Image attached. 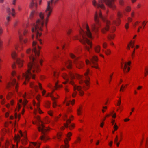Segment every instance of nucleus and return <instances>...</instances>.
<instances>
[{"label":"nucleus","mask_w":148,"mask_h":148,"mask_svg":"<svg viewBox=\"0 0 148 148\" xmlns=\"http://www.w3.org/2000/svg\"><path fill=\"white\" fill-rule=\"evenodd\" d=\"M80 108L79 109H78L77 110V114L78 115H80L81 114V110H80Z\"/></svg>","instance_id":"49530a36"},{"label":"nucleus","mask_w":148,"mask_h":148,"mask_svg":"<svg viewBox=\"0 0 148 148\" xmlns=\"http://www.w3.org/2000/svg\"><path fill=\"white\" fill-rule=\"evenodd\" d=\"M118 141V136L117 135H116V137L115 138V140H114L115 143L117 142Z\"/></svg>","instance_id":"a18cd8bd"},{"label":"nucleus","mask_w":148,"mask_h":148,"mask_svg":"<svg viewBox=\"0 0 148 148\" xmlns=\"http://www.w3.org/2000/svg\"><path fill=\"white\" fill-rule=\"evenodd\" d=\"M49 94V96L51 98L52 100L54 101L53 103V107H55L56 105V102L55 101V100L56 98L55 97H54L51 94Z\"/></svg>","instance_id":"a211bd4d"},{"label":"nucleus","mask_w":148,"mask_h":148,"mask_svg":"<svg viewBox=\"0 0 148 148\" xmlns=\"http://www.w3.org/2000/svg\"><path fill=\"white\" fill-rule=\"evenodd\" d=\"M127 66V63L126 62H125L124 63V67H123V64L122 63H121V67L123 69V71L124 72H127L130 70V68L129 67H127V69L126 70V68Z\"/></svg>","instance_id":"2eb2a0df"},{"label":"nucleus","mask_w":148,"mask_h":148,"mask_svg":"<svg viewBox=\"0 0 148 148\" xmlns=\"http://www.w3.org/2000/svg\"><path fill=\"white\" fill-rule=\"evenodd\" d=\"M74 102H75V100H73L72 101H69V102L70 103H71L72 105L74 104Z\"/></svg>","instance_id":"6e6d98bb"},{"label":"nucleus","mask_w":148,"mask_h":148,"mask_svg":"<svg viewBox=\"0 0 148 148\" xmlns=\"http://www.w3.org/2000/svg\"><path fill=\"white\" fill-rule=\"evenodd\" d=\"M16 0H13L12 1V4L13 5H15V3H16Z\"/></svg>","instance_id":"4d7b16f0"},{"label":"nucleus","mask_w":148,"mask_h":148,"mask_svg":"<svg viewBox=\"0 0 148 148\" xmlns=\"http://www.w3.org/2000/svg\"><path fill=\"white\" fill-rule=\"evenodd\" d=\"M107 44L106 43H104L103 44V48H106V47Z\"/></svg>","instance_id":"09e8293b"},{"label":"nucleus","mask_w":148,"mask_h":148,"mask_svg":"<svg viewBox=\"0 0 148 148\" xmlns=\"http://www.w3.org/2000/svg\"><path fill=\"white\" fill-rule=\"evenodd\" d=\"M129 24L128 23H127L125 25V28L126 29H127L129 27Z\"/></svg>","instance_id":"3c124183"},{"label":"nucleus","mask_w":148,"mask_h":148,"mask_svg":"<svg viewBox=\"0 0 148 148\" xmlns=\"http://www.w3.org/2000/svg\"><path fill=\"white\" fill-rule=\"evenodd\" d=\"M62 136V134L58 133L57 134V137L58 139H59Z\"/></svg>","instance_id":"c9c22d12"},{"label":"nucleus","mask_w":148,"mask_h":148,"mask_svg":"<svg viewBox=\"0 0 148 148\" xmlns=\"http://www.w3.org/2000/svg\"><path fill=\"white\" fill-rule=\"evenodd\" d=\"M130 45L131 46V47L132 48H133L134 47V42L133 43H132V41H131L130 42Z\"/></svg>","instance_id":"c03bdc74"},{"label":"nucleus","mask_w":148,"mask_h":148,"mask_svg":"<svg viewBox=\"0 0 148 148\" xmlns=\"http://www.w3.org/2000/svg\"><path fill=\"white\" fill-rule=\"evenodd\" d=\"M119 3L121 5H123V0H119Z\"/></svg>","instance_id":"a19ab883"},{"label":"nucleus","mask_w":148,"mask_h":148,"mask_svg":"<svg viewBox=\"0 0 148 148\" xmlns=\"http://www.w3.org/2000/svg\"><path fill=\"white\" fill-rule=\"evenodd\" d=\"M70 77L71 79H73L75 78V76L74 74L72 73H70L69 76L67 74H65L63 76V78L66 80V81L63 82L64 84H66L69 81V78Z\"/></svg>","instance_id":"ddd939ff"},{"label":"nucleus","mask_w":148,"mask_h":148,"mask_svg":"<svg viewBox=\"0 0 148 148\" xmlns=\"http://www.w3.org/2000/svg\"><path fill=\"white\" fill-rule=\"evenodd\" d=\"M131 10V8L129 7H127L126 8V11L128 12Z\"/></svg>","instance_id":"58836bf2"},{"label":"nucleus","mask_w":148,"mask_h":148,"mask_svg":"<svg viewBox=\"0 0 148 148\" xmlns=\"http://www.w3.org/2000/svg\"><path fill=\"white\" fill-rule=\"evenodd\" d=\"M101 19L105 21L106 26L101 29V32L104 33L106 31L108 30L109 25L111 24L110 22L107 20H105L102 15L101 10L98 12L96 11L94 16V20L95 23H93L91 25L92 30L95 33L97 32L98 28L101 26L100 20Z\"/></svg>","instance_id":"7ed1b4c3"},{"label":"nucleus","mask_w":148,"mask_h":148,"mask_svg":"<svg viewBox=\"0 0 148 148\" xmlns=\"http://www.w3.org/2000/svg\"><path fill=\"white\" fill-rule=\"evenodd\" d=\"M142 88V86H139L137 88V89L138 90H139L140 89H141Z\"/></svg>","instance_id":"bf43d9fd"},{"label":"nucleus","mask_w":148,"mask_h":148,"mask_svg":"<svg viewBox=\"0 0 148 148\" xmlns=\"http://www.w3.org/2000/svg\"><path fill=\"white\" fill-rule=\"evenodd\" d=\"M39 106V104H37V108H38V111H39V112L40 113H42V111L40 110V108L38 107Z\"/></svg>","instance_id":"4c0bfd02"},{"label":"nucleus","mask_w":148,"mask_h":148,"mask_svg":"<svg viewBox=\"0 0 148 148\" xmlns=\"http://www.w3.org/2000/svg\"><path fill=\"white\" fill-rule=\"evenodd\" d=\"M28 32V31L26 30H25L23 32V34L25 35Z\"/></svg>","instance_id":"13d9d810"},{"label":"nucleus","mask_w":148,"mask_h":148,"mask_svg":"<svg viewBox=\"0 0 148 148\" xmlns=\"http://www.w3.org/2000/svg\"><path fill=\"white\" fill-rule=\"evenodd\" d=\"M72 31V30L71 29H69L68 30L66 31L67 34L68 35H69L70 33Z\"/></svg>","instance_id":"473e14b6"},{"label":"nucleus","mask_w":148,"mask_h":148,"mask_svg":"<svg viewBox=\"0 0 148 148\" xmlns=\"http://www.w3.org/2000/svg\"><path fill=\"white\" fill-rule=\"evenodd\" d=\"M18 85L16 79H14L12 80L11 82H9L6 85V88L8 89H11L13 90L14 88H15L16 92H18L17 88Z\"/></svg>","instance_id":"9d476101"},{"label":"nucleus","mask_w":148,"mask_h":148,"mask_svg":"<svg viewBox=\"0 0 148 148\" xmlns=\"http://www.w3.org/2000/svg\"><path fill=\"white\" fill-rule=\"evenodd\" d=\"M20 114H18L16 113H15V117L16 118H20Z\"/></svg>","instance_id":"37998d69"},{"label":"nucleus","mask_w":148,"mask_h":148,"mask_svg":"<svg viewBox=\"0 0 148 148\" xmlns=\"http://www.w3.org/2000/svg\"><path fill=\"white\" fill-rule=\"evenodd\" d=\"M35 14V12L34 11H32L30 14V19H32V18L33 16L34 15V14Z\"/></svg>","instance_id":"c85d7f7f"},{"label":"nucleus","mask_w":148,"mask_h":148,"mask_svg":"<svg viewBox=\"0 0 148 148\" xmlns=\"http://www.w3.org/2000/svg\"><path fill=\"white\" fill-rule=\"evenodd\" d=\"M70 56L71 58L74 59V62L76 65L77 67L80 68L83 67V63L82 62L80 61H77V58L72 53H70Z\"/></svg>","instance_id":"9b49d317"},{"label":"nucleus","mask_w":148,"mask_h":148,"mask_svg":"<svg viewBox=\"0 0 148 148\" xmlns=\"http://www.w3.org/2000/svg\"><path fill=\"white\" fill-rule=\"evenodd\" d=\"M8 144L9 143L8 142H7L5 143V148H8Z\"/></svg>","instance_id":"de8ad7c7"},{"label":"nucleus","mask_w":148,"mask_h":148,"mask_svg":"<svg viewBox=\"0 0 148 148\" xmlns=\"http://www.w3.org/2000/svg\"><path fill=\"white\" fill-rule=\"evenodd\" d=\"M59 0H50L47 1V5L45 12V17L42 12L39 14L40 18L38 19L34 23L32 28V32H35L36 34V39L38 40L40 44H42L41 40L39 38L42 33L40 31L42 30V27L45 23L46 27H47V22L49 17L52 11L53 4H55Z\"/></svg>","instance_id":"f03ea898"},{"label":"nucleus","mask_w":148,"mask_h":148,"mask_svg":"<svg viewBox=\"0 0 148 148\" xmlns=\"http://www.w3.org/2000/svg\"><path fill=\"white\" fill-rule=\"evenodd\" d=\"M68 143V141L67 139H66V140H65L64 141V143L65 145V148H68L69 147V146L68 145L67 143Z\"/></svg>","instance_id":"cd10ccee"},{"label":"nucleus","mask_w":148,"mask_h":148,"mask_svg":"<svg viewBox=\"0 0 148 148\" xmlns=\"http://www.w3.org/2000/svg\"><path fill=\"white\" fill-rule=\"evenodd\" d=\"M88 73L89 70H88L85 73L84 75L85 76V78L86 79V80L84 81L83 80V76H82L79 74H76L75 75L76 78L79 80V83L80 84H82L84 82L85 84L86 85L87 87H86L85 86H84V89L85 90H86L88 88L89 84L88 80L89 77L88 76Z\"/></svg>","instance_id":"0eeeda50"},{"label":"nucleus","mask_w":148,"mask_h":148,"mask_svg":"<svg viewBox=\"0 0 148 148\" xmlns=\"http://www.w3.org/2000/svg\"><path fill=\"white\" fill-rule=\"evenodd\" d=\"M114 36V34H110L108 36V38L109 40H110L111 39H113Z\"/></svg>","instance_id":"b1692460"},{"label":"nucleus","mask_w":148,"mask_h":148,"mask_svg":"<svg viewBox=\"0 0 148 148\" xmlns=\"http://www.w3.org/2000/svg\"><path fill=\"white\" fill-rule=\"evenodd\" d=\"M15 140L17 144L18 142H19L20 140V137L19 134L17 135H16L15 136Z\"/></svg>","instance_id":"6ab92c4d"},{"label":"nucleus","mask_w":148,"mask_h":148,"mask_svg":"<svg viewBox=\"0 0 148 148\" xmlns=\"http://www.w3.org/2000/svg\"><path fill=\"white\" fill-rule=\"evenodd\" d=\"M70 83L74 86L73 88L74 92L72 94V97H74L77 94V92L76 91V90L79 92V95L82 96L84 95V92L81 90L82 88L81 86L74 85V83L72 81H70Z\"/></svg>","instance_id":"6e6552de"},{"label":"nucleus","mask_w":148,"mask_h":148,"mask_svg":"<svg viewBox=\"0 0 148 148\" xmlns=\"http://www.w3.org/2000/svg\"><path fill=\"white\" fill-rule=\"evenodd\" d=\"M117 17L119 18L122 16V13L120 11L118 10L117 11Z\"/></svg>","instance_id":"bb28decb"},{"label":"nucleus","mask_w":148,"mask_h":148,"mask_svg":"<svg viewBox=\"0 0 148 148\" xmlns=\"http://www.w3.org/2000/svg\"><path fill=\"white\" fill-rule=\"evenodd\" d=\"M130 120V119H124V121L125 122L127 121Z\"/></svg>","instance_id":"338daca9"},{"label":"nucleus","mask_w":148,"mask_h":148,"mask_svg":"<svg viewBox=\"0 0 148 148\" xmlns=\"http://www.w3.org/2000/svg\"><path fill=\"white\" fill-rule=\"evenodd\" d=\"M71 123L70 120L69 119H68L66 120V123L64 124V126L66 128L69 127L70 130H71L74 127V125L73 124L69 126V125Z\"/></svg>","instance_id":"4468645a"},{"label":"nucleus","mask_w":148,"mask_h":148,"mask_svg":"<svg viewBox=\"0 0 148 148\" xmlns=\"http://www.w3.org/2000/svg\"><path fill=\"white\" fill-rule=\"evenodd\" d=\"M118 128V126L115 124L114 126V129L115 131Z\"/></svg>","instance_id":"ea45409f"},{"label":"nucleus","mask_w":148,"mask_h":148,"mask_svg":"<svg viewBox=\"0 0 148 148\" xmlns=\"http://www.w3.org/2000/svg\"><path fill=\"white\" fill-rule=\"evenodd\" d=\"M115 0H93L92 1L93 5L95 8L103 10H105L106 7L104 5H106L113 10L116 9V6L114 1Z\"/></svg>","instance_id":"39448f33"},{"label":"nucleus","mask_w":148,"mask_h":148,"mask_svg":"<svg viewBox=\"0 0 148 148\" xmlns=\"http://www.w3.org/2000/svg\"><path fill=\"white\" fill-rule=\"evenodd\" d=\"M105 53L106 54L108 55L110 54V51L109 49H107L106 51H105Z\"/></svg>","instance_id":"7c9ffc66"},{"label":"nucleus","mask_w":148,"mask_h":148,"mask_svg":"<svg viewBox=\"0 0 148 148\" xmlns=\"http://www.w3.org/2000/svg\"><path fill=\"white\" fill-rule=\"evenodd\" d=\"M38 84L39 85V87L40 89L42 90V95H44L46 91L45 90H43L41 84L39 83H38Z\"/></svg>","instance_id":"5701e85b"},{"label":"nucleus","mask_w":148,"mask_h":148,"mask_svg":"<svg viewBox=\"0 0 148 148\" xmlns=\"http://www.w3.org/2000/svg\"><path fill=\"white\" fill-rule=\"evenodd\" d=\"M10 98V96L9 94L7 96V98L8 99H9Z\"/></svg>","instance_id":"774afa93"},{"label":"nucleus","mask_w":148,"mask_h":148,"mask_svg":"<svg viewBox=\"0 0 148 148\" xmlns=\"http://www.w3.org/2000/svg\"><path fill=\"white\" fill-rule=\"evenodd\" d=\"M112 143H113V142L112 141H111V142H110L109 143V145L110 146H111L112 145Z\"/></svg>","instance_id":"052dcab7"},{"label":"nucleus","mask_w":148,"mask_h":148,"mask_svg":"<svg viewBox=\"0 0 148 148\" xmlns=\"http://www.w3.org/2000/svg\"><path fill=\"white\" fill-rule=\"evenodd\" d=\"M72 62L68 60L66 63V64L67 67L69 69H70L71 67Z\"/></svg>","instance_id":"aec40b11"},{"label":"nucleus","mask_w":148,"mask_h":148,"mask_svg":"<svg viewBox=\"0 0 148 148\" xmlns=\"http://www.w3.org/2000/svg\"><path fill=\"white\" fill-rule=\"evenodd\" d=\"M35 7L36 8L37 7V5L34 0H32V1L29 5V7L30 8H32L33 7Z\"/></svg>","instance_id":"f3484780"},{"label":"nucleus","mask_w":148,"mask_h":148,"mask_svg":"<svg viewBox=\"0 0 148 148\" xmlns=\"http://www.w3.org/2000/svg\"><path fill=\"white\" fill-rule=\"evenodd\" d=\"M104 124V122H103L101 124V125H100V126L101 127H103V125Z\"/></svg>","instance_id":"680f3d73"},{"label":"nucleus","mask_w":148,"mask_h":148,"mask_svg":"<svg viewBox=\"0 0 148 148\" xmlns=\"http://www.w3.org/2000/svg\"><path fill=\"white\" fill-rule=\"evenodd\" d=\"M128 19L129 21L131 22L132 21V19L130 17H129Z\"/></svg>","instance_id":"e2e57ef3"},{"label":"nucleus","mask_w":148,"mask_h":148,"mask_svg":"<svg viewBox=\"0 0 148 148\" xmlns=\"http://www.w3.org/2000/svg\"><path fill=\"white\" fill-rule=\"evenodd\" d=\"M60 87V86L57 83H55V88L56 89H57L58 88Z\"/></svg>","instance_id":"79ce46f5"},{"label":"nucleus","mask_w":148,"mask_h":148,"mask_svg":"<svg viewBox=\"0 0 148 148\" xmlns=\"http://www.w3.org/2000/svg\"><path fill=\"white\" fill-rule=\"evenodd\" d=\"M116 113H114V114L112 115V117L113 118H115L116 117Z\"/></svg>","instance_id":"69168bd1"},{"label":"nucleus","mask_w":148,"mask_h":148,"mask_svg":"<svg viewBox=\"0 0 148 148\" xmlns=\"http://www.w3.org/2000/svg\"><path fill=\"white\" fill-rule=\"evenodd\" d=\"M121 104V97L119 98V100L118 101V103L117 104V106H120Z\"/></svg>","instance_id":"2f4dec72"},{"label":"nucleus","mask_w":148,"mask_h":148,"mask_svg":"<svg viewBox=\"0 0 148 148\" xmlns=\"http://www.w3.org/2000/svg\"><path fill=\"white\" fill-rule=\"evenodd\" d=\"M85 27L86 30V32H84L82 29H81L79 31L81 36L79 37L75 36V39L79 40L81 42L84 44L85 49L89 51V47H88L86 43H87L90 48L92 47V42L87 38V36L90 38H92V34L87 24L86 25Z\"/></svg>","instance_id":"20e7f679"},{"label":"nucleus","mask_w":148,"mask_h":148,"mask_svg":"<svg viewBox=\"0 0 148 148\" xmlns=\"http://www.w3.org/2000/svg\"><path fill=\"white\" fill-rule=\"evenodd\" d=\"M23 97L24 99V100L23 102L22 103L24 106H25L27 102V101L25 99L26 93H25V95L23 96Z\"/></svg>","instance_id":"412c9836"},{"label":"nucleus","mask_w":148,"mask_h":148,"mask_svg":"<svg viewBox=\"0 0 148 148\" xmlns=\"http://www.w3.org/2000/svg\"><path fill=\"white\" fill-rule=\"evenodd\" d=\"M5 0H0V3L2 4L3 3L5 2Z\"/></svg>","instance_id":"5fc2aeb1"},{"label":"nucleus","mask_w":148,"mask_h":148,"mask_svg":"<svg viewBox=\"0 0 148 148\" xmlns=\"http://www.w3.org/2000/svg\"><path fill=\"white\" fill-rule=\"evenodd\" d=\"M11 55L12 57L13 58L16 59V62L18 65L19 66H22L23 61L20 58H16L17 54L14 51L12 53Z\"/></svg>","instance_id":"f8f14e48"},{"label":"nucleus","mask_w":148,"mask_h":148,"mask_svg":"<svg viewBox=\"0 0 148 148\" xmlns=\"http://www.w3.org/2000/svg\"><path fill=\"white\" fill-rule=\"evenodd\" d=\"M148 73V68L147 69L145 68V76L147 75V74Z\"/></svg>","instance_id":"f704fd0d"},{"label":"nucleus","mask_w":148,"mask_h":148,"mask_svg":"<svg viewBox=\"0 0 148 148\" xmlns=\"http://www.w3.org/2000/svg\"><path fill=\"white\" fill-rule=\"evenodd\" d=\"M30 85V87L32 88H36L38 87V86L37 85L34 84L33 82H31Z\"/></svg>","instance_id":"393cba45"},{"label":"nucleus","mask_w":148,"mask_h":148,"mask_svg":"<svg viewBox=\"0 0 148 148\" xmlns=\"http://www.w3.org/2000/svg\"><path fill=\"white\" fill-rule=\"evenodd\" d=\"M37 144L36 143H31L30 145V147L33 148L34 146H35Z\"/></svg>","instance_id":"c756f323"},{"label":"nucleus","mask_w":148,"mask_h":148,"mask_svg":"<svg viewBox=\"0 0 148 148\" xmlns=\"http://www.w3.org/2000/svg\"><path fill=\"white\" fill-rule=\"evenodd\" d=\"M114 17V15H112L110 16V18L111 20H112L113 22L116 25H118L120 23V20L119 18L117 19V21L113 20V18Z\"/></svg>","instance_id":"dca6fc26"},{"label":"nucleus","mask_w":148,"mask_h":148,"mask_svg":"<svg viewBox=\"0 0 148 148\" xmlns=\"http://www.w3.org/2000/svg\"><path fill=\"white\" fill-rule=\"evenodd\" d=\"M125 88V86H123V85H122L120 89V91H121L122 89H123Z\"/></svg>","instance_id":"603ef678"},{"label":"nucleus","mask_w":148,"mask_h":148,"mask_svg":"<svg viewBox=\"0 0 148 148\" xmlns=\"http://www.w3.org/2000/svg\"><path fill=\"white\" fill-rule=\"evenodd\" d=\"M5 102V100L4 99H2V101H1V103L2 104H4Z\"/></svg>","instance_id":"8fccbe9b"},{"label":"nucleus","mask_w":148,"mask_h":148,"mask_svg":"<svg viewBox=\"0 0 148 148\" xmlns=\"http://www.w3.org/2000/svg\"><path fill=\"white\" fill-rule=\"evenodd\" d=\"M37 119L38 122L41 123V124L39 123L37 125L38 126V130L41 132L42 135L40 137L41 139L44 141H46L49 139V138L47 136L46 133L49 130V129L44 126L43 122L40 120L39 117H37Z\"/></svg>","instance_id":"423d86ee"},{"label":"nucleus","mask_w":148,"mask_h":148,"mask_svg":"<svg viewBox=\"0 0 148 148\" xmlns=\"http://www.w3.org/2000/svg\"><path fill=\"white\" fill-rule=\"evenodd\" d=\"M7 12L9 13V15H10L11 10L10 9L9 7H8L7 8Z\"/></svg>","instance_id":"72a5a7b5"},{"label":"nucleus","mask_w":148,"mask_h":148,"mask_svg":"<svg viewBox=\"0 0 148 148\" xmlns=\"http://www.w3.org/2000/svg\"><path fill=\"white\" fill-rule=\"evenodd\" d=\"M32 46L33 48L32 51L30 48L28 49L26 51L27 54H30L29 56L30 62L28 65V70L25 73H23L22 74L23 76L25 78L26 81H28L31 77L33 79H34L35 73L39 70V63L41 64L42 62L41 60L37 59L33 54H31L34 53L36 57L38 56L41 47L39 46L35 41H33V42Z\"/></svg>","instance_id":"f257e3e1"},{"label":"nucleus","mask_w":148,"mask_h":148,"mask_svg":"<svg viewBox=\"0 0 148 148\" xmlns=\"http://www.w3.org/2000/svg\"><path fill=\"white\" fill-rule=\"evenodd\" d=\"M98 61L97 58L95 56H92L90 58V61L88 60H86V62L87 64H89L92 67L98 68V67L95 66L97 64L96 62Z\"/></svg>","instance_id":"1a4fd4ad"},{"label":"nucleus","mask_w":148,"mask_h":148,"mask_svg":"<svg viewBox=\"0 0 148 148\" xmlns=\"http://www.w3.org/2000/svg\"><path fill=\"white\" fill-rule=\"evenodd\" d=\"M9 116V113L8 112H6L5 114V116L6 117H8Z\"/></svg>","instance_id":"0e129e2a"},{"label":"nucleus","mask_w":148,"mask_h":148,"mask_svg":"<svg viewBox=\"0 0 148 148\" xmlns=\"http://www.w3.org/2000/svg\"><path fill=\"white\" fill-rule=\"evenodd\" d=\"M100 49V47L99 45H97L95 48V52L97 53L99 52Z\"/></svg>","instance_id":"4be33fe9"},{"label":"nucleus","mask_w":148,"mask_h":148,"mask_svg":"<svg viewBox=\"0 0 148 148\" xmlns=\"http://www.w3.org/2000/svg\"><path fill=\"white\" fill-rule=\"evenodd\" d=\"M19 133L22 137H23L25 139H26L27 138L26 136V133L25 132L24 134H23L21 131H20Z\"/></svg>","instance_id":"a878e982"},{"label":"nucleus","mask_w":148,"mask_h":148,"mask_svg":"<svg viewBox=\"0 0 148 148\" xmlns=\"http://www.w3.org/2000/svg\"><path fill=\"white\" fill-rule=\"evenodd\" d=\"M11 17L10 16V15L6 17V20H7V21L9 22L10 20Z\"/></svg>","instance_id":"e433bc0d"},{"label":"nucleus","mask_w":148,"mask_h":148,"mask_svg":"<svg viewBox=\"0 0 148 148\" xmlns=\"http://www.w3.org/2000/svg\"><path fill=\"white\" fill-rule=\"evenodd\" d=\"M71 132H69L68 133L67 136L69 138V136H71Z\"/></svg>","instance_id":"864d4df0"}]
</instances>
